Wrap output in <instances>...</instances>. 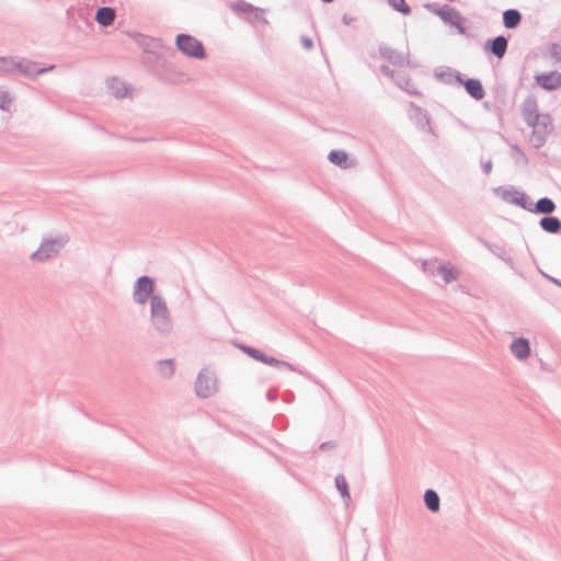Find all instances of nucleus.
<instances>
[{"mask_svg": "<svg viewBox=\"0 0 561 561\" xmlns=\"http://www.w3.org/2000/svg\"><path fill=\"white\" fill-rule=\"evenodd\" d=\"M95 19L101 25L107 26L115 19V11L108 7L101 8L98 10Z\"/></svg>", "mask_w": 561, "mask_h": 561, "instance_id": "nucleus-10", "label": "nucleus"}, {"mask_svg": "<svg viewBox=\"0 0 561 561\" xmlns=\"http://www.w3.org/2000/svg\"><path fill=\"white\" fill-rule=\"evenodd\" d=\"M511 350L513 354L520 359L526 358L530 353L529 343L525 339H516L513 341Z\"/></svg>", "mask_w": 561, "mask_h": 561, "instance_id": "nucleus-8", "label": "nucleus"}, {"mask_svg": "<svg viewBox=\"0 0 561 561\" xmlns=\"http://www.w3.org/2000/svg\"><path fill=\"white\" fill-rule=\"evenodd\" d=\"M304 44H305V46H306L307 48H311V47H312V43H311V41H309V39L304 41Z\"/></svg>", "mask_w": 561, "mask_h": 561, "instance_id": "nucleus-28", "label": "nucleus"}, {"mask_svg": "<svg viewBox=\"0 0 561 561\" xmlns=\"http://www.w3.org/2000/svg\"><path fill=\"white\" fill-rule=\"evenodd\" d=\"M537 82L545 89L553 90L561 87V73L550 72L548 75L538 76Z\"/></svg>", "mask_w": 561, "mask_h": 561, "instance_id": "nucleus-7", "label": "nucleus"}, {"mask_svg": "<svg viewBox=\"0 0 561 561\" xmlns=\"http://www.w3.org/2000/svg\"><path fill=\"white\" fill-rule=\"evenodd\" d=\"M504 25L508 28L515 27L520 22V14L517 10H507L503 14Z\"/></svg>", "mask_w": 561, "mask_h": 561, "instance_id": "nucleus-13", "label": "nucleus"}, {"mask_svg": "<svg viewBox=\"0 0 561 561\" xmlns=\"http://www.w3.org/2000/svg\"><path fill=\"white\" fill-rule=\"evenodd\" d=\"M439 15L443 20L450 22L454 25L460 26V18L459 15L449 9H444L439 11Z\"/></svg>", "mask_w": 561, "mask_h": 561, "instance_id": "nucleus-18", "label": "nucleus"}, {"mask_svg": "<svg viewBox=\"0 0 561 561\" xmlns=\"http://www.w3.org/2000/svg\"><path fill=\"white\" fill-rule=\"evenodd\" d=\"M438 272L446 283L457 279V271L450 265H442Z\"/></svg>", "mask_w": 561, "mask_h": 561, "instance_id": "nucleus-17", "label": "nucleus"}, {"mask_svg": "<svg viewBox=\"0 0 561 561\" xmlns=\"http://www.w3.org/2000/svg\"><path fill=\"white\" fill-rule=\"evenodd\" d=\"M424 501L430 511L437 512L439 510V499L433 490H427L425 492Z\"/></svg>", "mask_w": 561, "mask_h": 561, "instance_id": "nucleus-14", "label": "nucleus"}, {"mask_svg": "<svg viewBox=\"0 0 561 561\" xmlns=\"http://www.w3.org/2000/svg\"><path fill=\"white\" fill-rule=\"evenodd\" d=\"M152 291H153V282L146 276L140 277L136 284V288L134 291V299L138 304L144 305L148 300V298L150 297Z\"/></svg>", "mask_w": 561, "mask_h": 561, "instance_id": "nucleus-4", "label": "nucleus"}, {"mask_svg": "<svg viewBox=\"0 0 561 561\" xmlns=\"http://www.w3.org/2000/svg\"><path fill=\"white\" fill-rule=\"evenodd\" d=\"M216 390V379L209 373H202L196 380V392L199 397L206 398Z\"/></svg>", "mask_w": 561, "mask_h": 561, "instance_id": "nucleus-3", "label": "nucleus"}, {"mask_svg": "<svg viewBox=\"0 0 561 561\" xmlns=\"http://www.w3.org/2000/svg\"><path fill=\"white\" fill-rule=\"evenodd\" d=\"M178 48L185 55L194 58H203L205 53L198 39L191 35L181 34L176 37Z\"/></svg>", "mask_w": 561, "mask_h": 561, "instance_id": "nucleus-2", "label": "nucleus"}, {"mask_svg": "<svg viewBox=\"0 0 561 561\" xmlns=\"http://www.w3.org/2000/svg\"><path fill=\"white\" fill-rule=\"evenodd\" d=\"M537 210L542 214H550L554 210V204L549 198H541L537 202Z\"/></svg>", "mask_w": 561, "mask_h": 561, "instance_id": "nucleus-19", "label": "nucleus"}, {"mask_svg": "<svg viewBox=\"0 0 561 561\" xmlns=\"http://www.w3.org/2000/svg\"><path fill=\"white\" fill-rule=\"evenodd\" d=\"M11 100L5 94H0V107L3 110H9V105Z\"/></svg>", "mask_w": 561, "mask_h": 561, "instance_id": "nucleus-25", "label": "nucleus"}, {"mask_svg": "<svg viewBox=\"0 0 561 561\" xmlns=\"http://www.w3.org/2000/svg\"><path fill=\"white\" fill-rule=\"evenodd\" d=\"M524 116H525L526 122L529 125H531V126L536 125V123L539 118V115L537 114L535 104H533V103L526 104L525 110H524Z\"/></svg>", "mask_w": 561, "mask_h": 561, "instance_id": "nucleus-15", "label": "nucleus"}, {"mask_svg": "<svg viewBox=\"0 0 561 561\" xmlns=\"http://www.w3.org/2000/svg\"><path fill=\"white\" fill-rule=\"evenodd\" d=\"M111 89L113 90V94L117 98H125L129 93L128 89L124 85V83L116 80L113 81Z\"/></svg>", "mask_w": 561, "mask_h": 561, "instance_id": "nucleus-20", "label": "nucleus"}, {"mask_svg": "<svg viewBox=\"0 0 561 561\" xmlns=\"http://www.w3.org/2000/svg\"><path fill=\"white\" fill-rule=\"evenodd\" d=\"M151 320L159 331H165L170 323L167 305L158 296L151 298Z\"/></svg>", "mask_w": 561, "mask_h": 561, "instance_id": "nucleus-1", "label": "nucleus"}, {"mask_svg": "<svg viewBox=\"0 0 561 561\" xmlns=\"http://www.w3.org/2000/svg\"><path fill=\"white\" fill-rule=\"evenodd\" d=\"M540 225L547 232L556 233L561 228V222L556 217H545L541 219Z\"/></svg>", "mask_w": 561, "mask_h": 561, "instance_id": "nucleus-12", "label": "nucleus"}, {"mask_svg": "<svg viewBox=\"0 0 561 561\" xmlns=\"http://www.w3.org/2000/svg\"><path fill=\"white\" fill-rule=\"evenodd\" d=\"M10 64L5 58H0V68L4 70H10Z\"/></svg>", "mask_w": 561, "mask_h": 561, "instance_id": "nucleus-26", "label": "nucleus"}, {"mask_svg": "<svg viewBox=\"0 0 561 561\" xmlns=\"http://www.w3.org/2000/svg\"><path fill=\"white\" fill-rule=\"evenodd\" d=\"M348 156L344 151L333 150L329 153V160L340 167H346Z\"/></svg>", "mask_w": 561, "mask_h": 561, "instance_id": "nucleus-16", "label": "nucleus"}, {"mask_svg": "<svg viewBox=\"0 0 561 561\" xmlns=\"http://www.w3.org/2000/svg\"><path fill=\"white\" fill-rule=\"evenodd\" d=\"M60 244L57 241L44 242L41 248L34 252L33 259L38 262H43L59 251Z\"/></svg>", "mask_w": 561, "mask_h": 561, "instance_id": "nucleus-6", "label": "nucleus"}, {"mask_svg": "<svg viewBox=\"0 0 561 561\" xmlns=\"http://www.w3.org/2000/svg\"><path fill=\"white\" fill-rule=\"evenodd\" d=\"M245 352L249 356L252 358L260 360L266 365L276 366L279 368H286V369H293V366L286 362L279 360L275 357L267 356L263 354L262 352L254 350V348H245Z\"/></svg>", "mask_w": 561, "mask_h": 561, "instance_id": "nucleus-5", "label": "nucleus"}, {"mask_svg": "<svg viewBox=\"0 0 561 561\" xmlns=\"http://www.w3.org/2000/svg\"><path fill=\"white\" fill-rule=\"evenodd\" d=\"M335 483H336V488L341 492V494L343 496L348 497L350 496L348 495V485H347L345 478L343 476L336 477Z\"/></svg>", "mask_w": 561, "mask_h": 561, "instance_id": "nucleus-22", "label": "nucleus"}, {"mask_svg": "<svg viewBox=\"0 0 561 561\" xmlns=\"http://www.w3.org/2000/svg\"><path fill=\"white\" fill-rule=\"evenodd\" d=\"M159 371L163 377L172 376L174 366L171 360H162L159 363Z\"/></svg>", "mask_w": 561, "mask_h": 561, "instance_id": "nucleus-21", "label": "nucleus"}, {"mask_svg": "<svg viewBox=\"0 0 561 561\" xmlns=\"http://www.w3.org/2000/svg\"><path fill=\"white\" fill-rule=\"evenodd\" d=\"M507 48V39L503 36H499L490 43V50L493 55L502 58Z\"/></svg>", "mask_w": 561, "mask_h": 561, "instance_id": "nucleus-11", "label": "nucleus"}, {"mask_svg": "<svg viewBox=\"0 0 561 561\" xmlns=\"http://www.w3.org/2000/svg\"><path fill=\"white\" fill-rule=\"evenodd\" d=\"M22 71L26 75H39L44 72V69L38 68L37 65L34 62H26Z\"/></svg>", "mask_w": 561, "mask_h": 561, "instance_id": "nucleus-23", "label": "nucleus"}, {"mask_svg": "<svg viewBox=\"0 0 561 561\" xmlns=\"http://www.w3.org/2000/svg\"><path fill=\"white\" fill-rule=\"evenodd\" d=\"M393 4H394V8L398 11H400V12H402L404 14H408L410 12V8L407 4V2H393Z\"/></svg>", "mask_w": 561, "mask_h": 561, "instance_id": "nucleus-24", "label": "nucleus"}, {"mask_svg": "<svg viewBox=\"0 0 561 561\" xmlns=\"http://www.w3.org/2000/svg\"><path fill=\"white\" fill-rule=\"evenodd\" d=\"M248 9H249V10H251V9H252V5H251V4H245V5H243V7L238 8V10H240V11H244V12H245Z\"/></svg>", "mask_w": 561, "mask_h": 561, "instance_id": "nucleus-27", "label": "nucleus"}, {"mask_svg": "<svg viewBox=\"0 0 561 561\" xmlns=\"http://www.w3.org/2000/svg\"><path fill=\"white\" fill-rule=\"evenodd\" d=\"M465 87L467 92L476 100H481L484 96V89L479 80H467Z\"/></svg>", "mask_w": 561, "mask_h": 561, "instance_id": "nucleus-9", "label": "nucleus"}]
</instances>
